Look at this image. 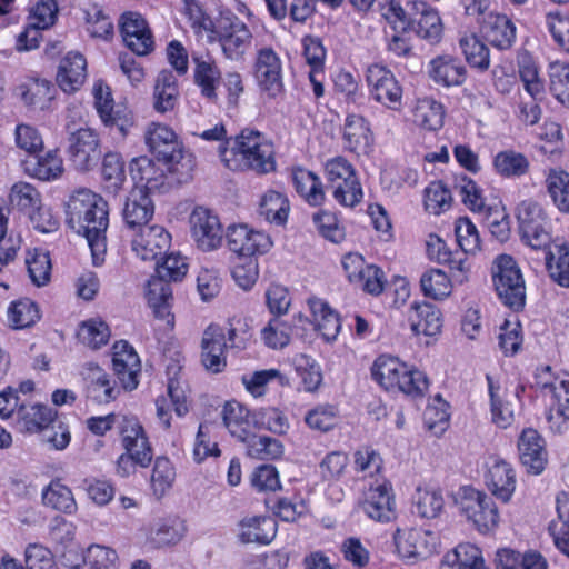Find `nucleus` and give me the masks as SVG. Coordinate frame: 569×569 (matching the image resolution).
Returning <instances> with one entry per match:
<instances>
[{
  "instance_id": "nucleus-1",
  "label": "nucleus",
  "mask_w": 569,
  "mask_h": 569,
  "mask_svg": "<svg viewBox=\"0 0 569 569\" xmlns=\"http://www.w3.org/2000/svg\"><path fill=\"white\" fill-rule=\"evenodd\" d=\"M111 368L112 373L96 361H88L81 366L79 375L87 402L108 406L116 402L124 392L138 388L142 365L138 352L127 340H118L112 345Z\"/></svg>"
},
{
  "instance_id": "nucleus-2",
  "label": "nucleus",
  "mask_w": 569,
  "mask_h": 569,
  "mask_svg": "<svg viewBox=\"0 0 569 569\" xmlns=\"http://www.w3.org/2000/svg\"><path fill=\"white\" fill-rule=\"evenodd\" d=\"M184 14L197 36H206L209 44H218L222 57L231 62H242L250 52L253 33L236 13L210 16L197 0H184Z\"/></svg>"
},
{
  "instance_id": "nucleus-3",
  "label": "nucleus",
  "mask_w": 569,
  "mask_h": 569,
  "mask_svg": "<svg viewBox=\"0 0 569 569\" xmlns=\"http://www.w3.org/2000/svg\"><path fill=\"white\" fill-rule=\"evenodd\" d=\"M66 220L71 229L86 238L93 263L101 264L107 253L109 204L87 188L74 190L66 202Z\"/></svg>"
},
{
  "instance_id": "nucleus-4",
  "label": "nucleus",
  "mask_w": 569,
  "mask_h": 569,
  "mask_svg": "<svg viewBox=\"0 0 569 569\" xmlns=\"http://www.w3.org/2000/svg\"><path fill=\"white\" fill-rule=\"evenodd\" d=\"M218 152L222 164L232 172L266 176L277 170L274 144L257 129H241L232 141L219 144Z\"/></svg>"
},
{
  "instance_id": "nucleus-5",
  "label": "nucleus",
  "mask_w": 569,
  "mask_h": 569,
  "mask_svg": "<svg viewBox=\"0 0 569 569\" xmlns=\"http://www.w3.org/2000/svg\"><path fill=\"white\" fill-rule=\"evenodd\" d=\"M455 234L459 249L452 250L442 238L430 233L426 240V250L430 260L447 267L452 278L463 283L468 281L471 270L468 256L481 251L482 239L477 226L468 217H459L455 221Z\"/></svg>"
},
{
  "instance_id": "nucleus-6",
  "label": "nucleus",
  "mask_w": 569,
  "mask_h": 569,
  "mask_svg": "<svg viewBox=\"0 0 569 569\" xmlns=\"http://www.w3.org/2000/svg\"><path fill=\"white\" fill-rule=\"evenodd\" d=\"M189 263L179 252L164 253L161 261H157L156 273L150 277L146 286V299L153 317L164 323L166 330H173L174 302L171 288L172 282H181L187 276Z\"/></svg>"
},
{
  "instance_id": "nucleus-7",
  "label": "nucleus",
  "mask_w": 569,
  "mask_h": 569,
  "mask_svg": "<svg viewBox=\"0 0 569 569\" xmlns=\"http://www.w3.org/2000/svg\"><path fill=\"white\" fill-rule=\"evenodd\" d=\"M370 375L388 393L422 400L429 392L430 380L425 371L389 353H381L373 360Z\"/></svg>"
},
{
  "instance_id": "nucleus-8",
  "label": "nucleus",
  "mask_w": 569,
  "mask_h": 569,
  "mask_svg": "<svg viewBox=\"0 0 569 569\" xmlns=\"http://www.w3.org/2000/svg\"><path fill=\"white\" fill-rule=\"evenodd\" d=\"M146 144L158 162L169 164L178 181H191L197 167L196 156L184 147L177 132L168 124L150 122L144 131Z\"/></svg>"
},
{
  "instance_id": "nucleus-9",
  "label": "nucleus",
  "mask_w": 569,
  "mask_h": 569,
  "mask_svg": "<svg viewBox=\"0 0 569 569\" xmlns=\"http://www.w3.org/2000/svg\"><path fill=\"white\" fill-rule=\"evenodd\" d=\"M491 281L500 302L515 312L526 306V281L517 260L508 253L498 254L491 266Z\"/></svg>"
},
{
  "instance_id": "nucleus-10",
  "label": "nucleus",
  "mask_w": 569,
  "mask_h": 569,
  "mask_svg": "<svg viewBox=\"0 0 569 569\" xmlns=\"http://www.w3.org/2000/svg\"><path fill=\"white\" fill-rule=\"evenodd\" d=\"M93 107L102 126L116 138L124 140L136 127V114L127 104L117 103L111 88L98 80L93 84Z\"/></svg>"
},
{
  "instance_id": "nucleus-11",
  "label": "nucleus",
  "mask_w": 569,
  "mask_h": 569,
  "mask_svg": "<svg viewBox=\"0 0 569 569\" xmlns=\"http://www.w3.org/2000/svg\"><path fill=\"white\" fill-rule=\"evenodd\" d=\"M365 79L370 99L391 111L402 109L403 87L388 66L382 62L368 64Z\"/></svg>"
},
{
  "instance_id": "nucleus-12",
  "label": "nucleus",
  "mask_w": 569,
  "mask_h": 569,
  "mask_svg": "<svg viewBox=\"0 0 569 569\" xmlns=\"http://www.w3.org/2000/svg\"><path fill=\"white\" fill-rule=\"evenodd\" d=\"M346 279L355 289L372 297L383 293L388 280L382 268L369 263L359 252H347L341 257Z\"/></svg>"
},
{
  "instance_id": "nucleus-13",
  "label": "nucleus",
  "mask_w": 569,
  "mask_h": 569,
  "mask_svg": "<svg viewBox=\"0 0 569 569\" xmlns=\"http://www.w3.org/2000/svg\"><path fill=\"white\" fill-rule=\"evenodd\" d=\"M516 217L521 240L533 248L546 247L552 237L551 220L539 202L526 199L518 203Z\"/></svg>"
},
{
  "instance_id": "nucleus-14",
  "label": "nucleus",
  "mask_w": 569,
  "mask_h": 569,
  "mask_svg": "<svg viewBox=\"0 0 569 569\" xmlns=\"http://www.w3.org/2000/svg\"><path fill=\"white\" fill-rule=\"evenodd\" d=\"M163 167L159 168L153 160L146 156L133 158L129 163V173L134 182V189L146 190L150 194L163 193L171 188L189 182L176 180L169 164H163Z\"/></svg>"
},
{
  "instance_id": "nucleus-15",
  "label": "nucleus",
  "mask_w": 569,
  "mask_h": 569,
  "mask_svg": "<svg viewBox=\"0 0 569 569\" xmlns=\"http://www.w3.org/2000/svg\"><path fill=\"white\" fill-rule=\"evenodd\" d=\"M252 70L258 88L268 98L276 99L284 92L282 61L272 47L257 50Z\"/></svg>"
},
{
  "instance_id": "nucleus-16",
  "label": "nucleus",
  "mask_w": 569,
  "mask_h": 569,
  "mask_svg": "<svg viewBox=\"0 0 569 569\" xmlns=\"http://www.w3.org/2000/svg\"><path fill=\"white\" fill-rule=\"evenodd\" d=\"M360 508L372 520L387 523L397 518L393 487L386 478H376L363 492Z\"/></svg>"
},
{
  "instance_id": "nucleus-17",
  "label": "nucleus",
  "mask_w": 569,
  "mask_h": 569,
  "mask_svg": "<svg viewBox=\"0 0 569 569\" xmlns=\"http://www.w3.org/2000/svg\"><path fill=\"white\" fill-rule=\"evenodd\" d=\"M193 70L192 81L200 96L209 103L219 102V88L222 81V70L216 57L209 51L193 52L191 56Z\"/></svg>"
},
{
  "instance_id": "nucleus-18",
  "label": "nucleus",
  "mask_w": 569,
  "mask_h": 569,
  "mask_svg": "<svg viewBox=\"0 0 569 569\" xmlns=\"http://www.w3.org/2000/svg\"><path fill=\"white\" fill-rule=\"evenodd\" d=\"M68 156L77 170H91L101 158L98 132L88 127L71 131L68 137Z\"/></svg>"
},
{
  "instance_id": "nucleus-19",
  "label": "nucleus",
  "mask_w": 569,
  "mask_h": 569,
  "mask_svg": "<svg viewBox=\"0 0 569 569\" xmlns=\"http://www.w3.org/2000/svg\"><path fill=\"white\" fill-rule=\"evenodd\" d=\"M226 239L231 252L237 257L246 258L266 254L273 244L268 233L254 230L244 223L229 226Z\"/></svg>"
},
{
  "instance_id": "nucleus-20",
  "label": "nucleus",
  "mask_w": 569,
  "mask_h": 569,
  "mask_svg": "<svg viewBox=\"0 0 569 569\" xmlns=\"http://www.w3.org/2000/svg\"><path fill=\"white\" fill-rule=\"evenodd\" d=\"M461 510L468 521L480 533L492 532L497 529L500 515L493 499L479 490H471L461 501Z\"/></svg>"
},
{
  "instance_id": "nucleus-21",
  "label": "nucleus",
  "mask_w": 569,
  "mask_h": 569,
  "mask_svg": "<svg viewBox=\"0 0 569 569\" xmlns=\"http://www.w3.org/2000/svg\"><path fill=\"white\" fill-rule=\"evenodd\" d=\"M393 539L397 552L403 559H427L439 546L437 533L422 528L397 529Z\"/></svg>"
},
{
  "instance_id": "nucleus-22",
  "label": "nucleus",
  "mask_w": 569,
  "mask_h": 569,
  "mask_svg": "<svg viewBox=\"0 0 569 569\" xmlns=\"http://www.w3.org/2000/svg\"><path fill=\"white\" fill-rule=\"evenodd\" d=\"M412 23L409 30L430 44H438L443 37V22L439 10L426 0H408Z\"/></svg>"
},
{
  "instance_id": "nucleus-23",
  "label": "nucleus",
  "mask_w": 569,
  "mask_h": 569,
  "mask_svg": "<svg viewBox=\"0 0 569 569\" xmlns=\"http://www.w3.org/2000/svg\"><path fill=\"white\" fill-rule=\"evenodd\" d=\"M119 27L126 47L133 53L143 57L153 51V33L141 13L133 11L122 13Z\"/></svg>"
},
{
  "instance_id": "nucleus-24",
  "label": "nucleus",
  "mask_w": 569,
  "mask_h": 569,
  "mask_svg": "<svg viewBox=\"0 0 569 569\" xmlns=\"http://www.w3.org/2000/svg\"><path fill=\"white\" fill-rule=\"evenodd\" d=\"M191 234L199 249L212 251L223 240V229L218 216L209 209L196 207L190 216Z\"/></svg>"
},
{
  "instance_id": "nucleus-25",
  "label": "nucleus",
  "mask_w": 569,
  "mask_h": 569,
  "mask_svg": "<svg viewBox=\"0 0 569 569\" xmlns=\"http://www.w3.org/2000/svg\"><path fill=\"white\" fill-rule=\"evenodd\" d=\"M200 347V360L203 368L214 375L223 372L228 365L227 352L229 349L222 340L220 323L211 322L207 326Z\"/></svg>"
},
{
  "instance_id": "nucleus-26",
  "label": "nucleus",
  "mask_w": 569,
  "mask_h": 569,
  "mask_svg": "<svg viewBox=\"0 0 569 569\" xmlns=\"http://www.w3.org/2000/svg\"><path fill=\"white\" fill-rule=\"evenodd\" d=\"M519 458L530 475H541L548 463L546 441L533 428H525L518 439Z\"/></svg>"
},
{
  "instance_id": "nucleus-27",
  "label": "nucleus",
  "mask_w": 569,
  "mask_h": 569,
  "mask_svg": "<svg viewBox=\"0 0 569 569\" xmlns=\"http://www.w3.org/2000/svg\"><path fill=\"white\" fill-rule=\"evenodd\" d=\"M269 17L278 23L288 20L290 26H306L317 13L318 0H263Z\"/></svg>"
},
{
  "instance_id": "nucleus-28",
  "label": "nucleus",
  "mask_w": 569,
  "mask_h": 569,
  "mask_svg": "<svg viewBox=\"0 0 569 569\" xmlns=\"http://www.w3.org/2000/svg\"><path fill=\"white\" fill-rule=\"evenodd\" d=\"M171 234L159 224L142 228L132 240V250L143 261H153L168 252Z\"/></svg>"
},
{
  "instance_id": "nucleus-29",
  "label": "nucleus",
  "mask_w": 569,
  "mask_h": 569,
  "mask_svg": "<svg viewBox=\"0 0 569 569\" xmlns=\"http://www.w3.org/2000/svg\"><path fill=\"white\" fill-rule=\"evenodd\" d=\"M221 418L231 437L240 442L250 439L258 427L256 412L234 399L224 402Z\"/></svg>"
},
{
  "instance_id": "nucleus-30",
  "label": "nucleus",
  "mask_w": 569,
  "mask_h": 569,
  "mask_svg": "<svg viewBox=\"0 0 569 569\" xmlns=\"http://www.w3.org/2000/svg\"><path fill=\"white\" fill-rule=\"evenodd\" d=\"M428 76L439 87L453 88L466 82L468 70L460 58L452 54H439L429 61Z\"/></svg>"
},
{
  "instance_id": "nucleus-31",
  "label": "nucleus",
  "mask_w": 569,
  "mask_h": 569,
  "mask_svg": "<svg viewBox=\"0 0 569 569\" xmlns=\"http://www.w3.org/2000/svg\"><path fill=\"white\" fill-rule=\"evenodd\" d=\"M532 250L543 253L545 268L551 281L562 288H569V244L560 238L551 237L546 247Z\"/></svg>"
},
{
  "instance_id": "nucleus-32",
  "label": "nucleus",
  "mask_w": 569,
  "mask_h": 569,
  "mask_svg": "<svg viewBox=\"0 0 569 569\" xmlns=\"http://www.w3.org/2000/svg\"><path fill=\"white\" fill-rule=\"evenodd\" d=\"M57 417V410L47 405L22 402L12 426L21 433H39L49 428Z\"/></svg>"
},
{
  "instance_id": "nucleus-33",
  "label": "nucleus",
  "mask_w": 569,
  "mask_h": 569,
  "mask_svg": "<svg viewBox=\"0 0 569 569\" xmlns=\"http://www.w3.org/2000/svg\"><path fill=\"white\" fill-rule=\"evenodd\" d=\"M343 148L356 154H367L373 144L370 122L362 114L348 113L342 127Z\"/></svg>"
},
{
  "instance_id": "nucleus-34",
  "label": "nucleus",
  "mask_w": 569,
  "mask_h": 569,
  "mask_svg": "<svg viewBox=\"0 0 569 569\" xmlns=\"http://www.w3.org/2000/svg\"><path fill=\"white\" fill-rule=\"evenodd\" d=\"M410 329L416 336L435 337L441 332V310L428 301H413L407 313Z\"/></svg>"
},
{
  "instance_id": "nucleus-35",
  "label": "nucleus",
  "mask_w": 569,
  "mask_h": 569,
  "mask_svg": "<svg viewBox=\"0 0 569 569\" xmlns=\"http://www.w3.org/2000/svg\"><path fill=\"white\" fill-rule=\"evenodd\" d=\"M87 76L86 57L80 52L70 51L60 60L56 82L64 93L71 94L82 88Z\"/></svg>"
},
{
  "instance_id": "nucleus-36",
  "label": "nucleus",
  "mask_w": 569,
  "mask_h": 569,
  "mask_svg": "<svg viewBox=\"0 0 569 569\" xmlns=\"http://www.w3.org/2000/svg\"><path fill=\"white\" fill-rule=\"evenodd\" d=\"M117 432L123 450L128 452H146L148 457H153V447L149 436L139 418L132 413H122L120 416Z\"/></svg>"
},
{
  "instance_id": "nucleus-37",
  "label": "nucleus",
  "mask_w": 569,
  "mask_h": 569,
  "mask_svg": "<svg viewBox=\"0 0 569 569\" xmlns=\"http://www.w3.org/2000/svg\"><path fill=\"white\" fill-rule=\"evenodd\" d=\"M291 182L297 194L310 207L325 204L326 187L321 178L302 166L291 168Z\"/></svg>"
},
{
  "instance_id": "nucleus-38",
  "label": "nucleus",
  "mask_w": 569,
  "mask_h": 569,
  "mask_svg": "<svg viewBox=\"0 0 569 569\" xmlns=\"http://www.w3.org/2000/svg\"><path fill=\"white\" fill-rule=\"evenodd\" d=\"M480 22L485 38L492 47L508 50L516 42L517 28L507 14L489 12Z\"/></svg>"
},
{
  "instance_id": "nucleus-39",
  "label": "nucleus",
  "mask_w": 569,
  "mask_h": 569,
  "mask_svg": "<svg viewBox=\"0 0 569 569\" xmlns=\"http://www.w3.org/2000/svg\"><path fill=\"white\" fill-rule=\"evenodd\" d=\"M192 460L201 465L208 459L217 460L222 456L220 430L214 421L204 420L198 426L191 450Z\"/></svg>"
},
{
  "instance_id": "nucleus-40",
  "label": "nucleus",
  "mask_w": 569,
  "mask_h": 569,
  "mask_svg": "<svg viewBox=\"0 0 569 569\" xmlns=\"http://www.w3.org/2000/svg\"><path fill=\"white\" fill-rule=\"evenodd\" d=\"M24 169L28 176L37 180L53 181L64 172L63 159L59 149H51L46 152L42 149L24 160Z\"/></svg>"
},
{
  "instance_id": "nucleus-41",
  "label": "nucleus",
  "mask_w": 569,
  "mask_h": 569,
  "mask_svg": "<svg viewBox=\"0 0 569 569\" xmlns=\"http://www.w3.org/2000/svg\"><path fill=\"white\" fill-rule=\"evenodd\" d=\"M154 213V204L151 194L146 190L132 189L123 207L124 223L131 228H146Z\"/></svg>"
},
{
  "instance_id": "nucleus-42",
  "label": "nucleus",
  "mask_w": 569,
  "mask_h": 569,
  "mask_svg": "<svg viewBox=\"0 0 569 569\" xmlns=\"http://www.w3.org/2000/svg\"><path fill=\"white\" fill-rule=\"evenodd\" d=\"M308 306L315 330L321 335L323 340H335L341 330L340 315L327 301L317 297L309 298Z\"/></svg>"
},
{
  "instance_id": "nucleus-43",
  "label": "nucleus",
  "mask_w": 569,
  "mask_h": 569,
  "mask_svg": "<svg viewBox=\"0 0 569 569\" xmlns=\"http://www.w3.org/2000/svg\"><path fill=\"white\" fill-rule=\"evenodd\" d=\"M239 528V539L243 543L267 546L277 535V522L269 516L246 517Z\"/></svg>"
},
{
  "instance_id": "nucleus-44",
  "label": "nucleus",
  "mask_w": 569,
  "mask_h": 569,
  "mask_svg": "<svg viewBox=\"0 0 569 569\" xmlns=\"http://www.w3.org/2000/svg\"><path fill=\"white\" fill-rule=\"evenodd\" d=\"M516 482V471L505 460H496L486 475L488 489L502 502H508L511 499Z\"/></svg>"
},
{
  "instance_id": "nucleus-45",
  "label": "nucleus",
  "mask_w": 569,
  "mask_h": 569,
  "mask_svg": "<svg viewBox=\"0 0 569 569\" xmlns=\"http://www.w3.org/2000/svg\"><path fill=\"white\" fill-rule=\"evenodd\" d=\"M168 397L160 396L156 399L157 418L163 430L169 431L172 427L171 411L173 410L177 417L182 418L189 412V403L183 390L173 386V382L168 383Z\"/></svg>"
},
{
  "instance_id": "nucleus-46",
  "label": "nucleus",
  "mask_w": 569,
  "mask_h": 569,
  "mask_svg": "<svg viewBox=\"0 0 569 569\" xmlns=\"http://www.w3.org/2000/svg\"><path fill=\"white\" fill-rule=\"evenodd\" d=\"M152 467L149 479V488L157 500L168 496L177 480V468L173 461L167 456L152 458Z\"/></svg>"
},
{
  "instance_id": "nucleus-47",
  "label": "nucleus",
  "mask_w": 569,
  "mask_h": 569,
  "mask_svg": "<svg viewBox=\"0 0 569 569\" xmlns=\"http://www.w3.org/2000/svg\"><path fill=\"white\" fill-rule=\"evenodd\" d=\"M445 106L432 97L419 98L412 109V122L422 130L436 132L445 123Z\"/></svg>"
},
{
  "instance_id": "nucleus-48",
  "label": "nucleus",
  "mask_w": 569,
  "mask_h": 569,
  "mask_svg": "<svg viewBox=\"0 0 569 569\" xmlns=\"http://www.w3.org/2000/svg\"><path fill=\"white\" fill-rule=\"evenodd\" d=\"M153 109L158 113L174 110L179 101V83L171 70H162L157 76L153 88Z\"/></svg>"
},
{
  "instance_id": "nucleus-49",
  "label": "nucleus",
  "mask_w": 569,
  "mask_h": 569,
  "mask_svg": "<svg viewBox=\"0 0 569 569\" xmlns=\"http://www.w3.org/2000/svg\"><path fill=\"white\" fill-rule=\"evenodd\" d=\"M20 96L26 106L33 110L50 108L56 94L54 84L46 79L30 78L19 86Z\"/></svg>"
},
{
  "instance_id": "nucleus-50",
  "label": "nucleus",
  "mask_w": 569,
  "mask_h": 569,
  "mask_svg": "<svg viewBox=\"0 0 569 569\" xmlns=\"http://www.w3.org/2000/svg\"><path fill=\"white\" fill-rule=\"evenodd\" d=\"M459 48L471 69L486 72L490 68V49L475 32H466L459 38Z\"/></svg>"
},
{
  "instance_id": "nucleus-51",
  "label": "nucleus",
  "mask_w": 569,
  "mask_h": 569,
  "mask_svg": "<svg viewBox=\"0 0 569 569\" xmlns=\"http://www.w3.org/2000/svg\"><path fill=\"white\" fill-rule=\"evenodd\" d=\"M441 569H488L481 550L472 543H460L447 552L441 561Z\"/></svg>"
},
{
  "instance_id": "nucleus-52",
  "label": "nucleus",
  "mask_w": 569,
  "mask_h": 569,
  "mask_svg": "<svg viewBox=\"0 0 569 569\" xmlns=\"http://www.w3.org/2000/svg\"><path fill=\"white\" fill-rule=\"evenodd\" d=\"M290 212L288 197L276 190H267L259 202V214L268 222L284 226Z\"/></svg>"
},
{
  "instance_id": "nucleus-53",
  "label": "nucleus",
  "mask_w": 569,
  "mask_h": 569,
  "mask_svg": "<svg viewBox=\"0 0 569 569\" xmlns=\"http://www.w3.org/2000/svg\"><path fill=\"white\" fill-rule=\"evenodd\" d=\"M495 172L502 178H520L530 169L528 158L513 149L499 151L492 160Z\"/></svg>"
},
{
  "instance_id": "nucleus-54",
  "label": "nucleus",
  "mask_w": 569,
  "mask_h": 569,
  "mask_svg": "<svg viewBox=\"0 0 569 569\" xmlns=\"http://www.w3.org/2000/svg\"><path fill=\"white\" fill-rule=\"evenodd\" d=\"M222 340L230 351H243L248 348L252 331L247 320L240 316L229 317L223 325L220 323Z\"/></svg>"
},
{
  "instance_id": "nucleus-55",
  "label": "nucleus",
  "mask_w": 569,
  "mask_h": 569,
  "mask_svg": "<svg viewBox=\"0 0 569 569\" xmlns=\"http://www.w3.org/2000/svg\"><path fill=\"white\" fill-rule=\"evenodd\" d=\"M452 279L441 269L429 268L420 277V289L426 298L441 301L452 292Z\"/></svg>"
},
{
  "instance_id": "nucleus-56",
  "label": "nucleus",
  "mask_w": 569,
  "mask_h": 569,
  "mask_svg": "<svg viewBox=\"0 0 569 569\" xmlns=\"http://www.w3.org/2000/svg\"><path fill=\"white\" fill-rule=\"evenodd\" d=\"M42 500L44 506L66 515H73L78 509L71 489L58 478L52 479L42 490Z\"/></svg>"
},
{
  "instance_id": "nucleus-57",
  "label": "nucleus",
  "mask_w": 569,
  "mask_h": 569,
  "mask_svg": "<svg viewBox=\"0 0 569 569\" xmlns=\"http://www.w3.org/2000/svg\"><path fill=\"white\" fill-rule=\"evenodd\" d=\"M378 12L383 21L395 32H406L412 23L411 11L402 4V0H380Z\"/></svg>"
},
{
  "instance_id": "nucleus-58",
  "label": "nucleus",
  "mask_w": 569,
  "mask_h": 569,
  "mask_svg": "<svg viewBox=\"0 0 569 569\" xmlns=\"http://www.w3.org/2000/svg\"><path fill=\"white\" fill-rule=\"evenodd\" d=\"M110 337V327L99 318H90L82 321L77 331L79 342L91 350H99L107 346Z\"/></svg>"
},
{
  "instance_id": "nucleus-59",
  "label": "nucleus",
  "mask_w": 569,
  "mask_h": 569,
  "mask_svg": "<svg viewBox=\"0 0 569 569\" xmlns=\"http://www.w3.org/2000/svg\"><path fill=\"white\" fill-rule=\"evenodd\" d=\"M24 262L29 278L34 286L42 287L49 283L52 263L48 250L42 248L28 249Z\"/></svg>"
},
{
  "instance_id": "nucleus-60",
  "label": "nucleus",
  "mask_w": 569,
  "mask_h": 569,
  "mask_svg": "<svg viewBox=\"0 0 569 569\" xmlns=\"http://www.w3.org/2000/svg\"><path fill=\"white\" fill-rule=\"evenodd\" d=\"M9 204L17 211L28 214L39 208L42 201L41 192L30 182H14L8 193Z\"/></svg>"
},
{
  "instance_id": "nucleus-61",
  "label": "nucleus",
  "mask_w": 569,
  "mask_h": 569,
  "mask_svg": "<svg viewBox=\"0 0 569 569\" xmlns=\"http://www.w3.org/2000/svg\"><path fill=\"white\" fill-rule=\"evenodd\" d=\"M101 177L104 189L110 193H117L126 181V163L118 152L109 151L103 156Z\"/></svg>"
},
{
  "instance_id": "nucleus-62",
  "label": "nucleus",
  "mask_w": 569,
  "mask_h": 569,
  "mask_svg": "<svg viewBox=\"0 0 569 569\" xmlns=\"http://www.w3.org/2000/svg\"><path fill=\"white\" fill-rule=\"evenodd\" d=\"M248 457L257 460H276L283 455V445L280 440L269 436H258L256 431L248 440H243Z\"/></svg>"
},
{
  "instance_id": "nucleus-63",
  "label": "nucleus",
  "mask_w": 569,
  "mask_h": 569,
  "mask_svg": "<svg viewBox=\"0 0 569 569\" xmlns=\"http://www.w3.org/2000/svg\"><path fill=\"white\" fill-rule=\"evenodd\" d=\"M7 316L10 327L16 330L30 328L41 318L38 305L30 298L12 301Z\"/></svg>"
},
{
  "instance_id": "nucleus-64",
  "label": "nucleus",
  "mask_w": 569,
  "mask_h": 569,
  "mask_svg": "<svg viewBox=\"0 0 569 569\" xmlns=\"http://www.w3.org/2000/svg\"><path fill=\"white\" fill-rule=\"evenodd\" d=\"M546 186L555 206L562 213H569V173L562 169H551Z\"/></svg>"
}]
</instances>
